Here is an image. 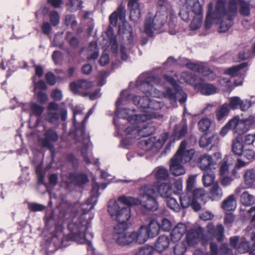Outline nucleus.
Segmentation results:
<instances>
[{
	"label": "nucleus",
	"instance_id": "f257e3e1",
	"mask_svg": "<svg viewBox=\"0 0 255 255\" xmlns=\"http://www.w3.org/2000/svg\"><path fill=\"white\" fill-rule=\"evenodd\" d=\"M98 196L92 194L85 203H82L78 209L80 214L77 222H71L68 225L69 233L63 237L59 247L66 248L70 245L71 242H75L79 244L87 245V250L94 253V249L92 242L86 239V232L91 227V221L94 215L89 212L92 210L97 202Z\"/></svg>",
	"mask_w": 255,
	"mask_h": 255
},
{
	"label": "nucleus",
	"instance_id": "f03ea898",
	"mask_svg": "<svg viewBox=\"0 0 255 255\" xmlns=\"http://www.w3.org/2000/svg\"><path fill=\"white\" fill-rule=\"evenodd\" d=\"M226 0H218L215 10L212 11L213 3L208 4V10L205 21L206 29H210L213 22L220 23L218 31L220 33L227 32L234 24V19L238 11L237 1L229 0L226 7Z\"/></svg>",
	"mask_w": 255,
	"mask_h": 255
},
{
	"label": "nucleus",
	"instance_id": "7ed1b4c3",
	"mask_svg": "<svg viewBox=\"0 0 255 255\" xmlns=\"http://www.w3.org/2000/svg\"><path fill=\"white\" fill-rule=\"evenodd\" d=\"M108 212L112 218L119 223L114 229L113 238L117 244L125 246L133 242L137 243V232L127 233L128 221L131 217L130 209L120 206L117 202L111 203L108 206Z\"/></svg>",
	"mask_w": 255,
	"mask_h": 255
},
{
	"label": "nucleus",
	"instance_id": "20e7f679",
	"mask_svg": "<svg viewBox=\"0 0 255 255\" xmlns=\"http://www.w3.org/2000/svg\"><path fill=\"white\" fill-rule=\"evenodd\" d=\"M157 196L156 190L152 186L144 185L141 187L139 193L137 198L131 196H121L118 198L117 201H111L109 205L112 202H120L123 205L129 207L140 205L141 207L147 211H155L158 208V204L157 201Z\"/></svg>",
	"mask_w": 255,
	"mask_h": 255
},
{
	"label": "nucleus",
	"instance_id": "39448f33",
	"mask_svg": "<svg viewBox=\"0 0 255 255\" xmlns=\"http://www.w3.org/2000/svg\"><path fill=\"white\" fill-rule=\"evenodd\" d=\"M179 14L182 19L186 22L193 17L190 27L192 30L199 29L202 24L203 10L199 0H185Z\"/></svg>",
	"mask_w": 255,
	"mask_h": 255
},
{
	"label": "nucleus",
	"instance_id": "423d86ee",
	"mask_svg": "<svg viewBox=\"0 0 255 255\" xmlns=\"http://www.w3.org/2000/svg\"><path fill=\"white\" fill-rule=\"evenodd\" d=\"M187 142L183 140L180 143L178 150L170 161V171L175 176H180L185 173L186 170L183 164L189 162L194 155L197 156L194 149L186 150Z\"/></svg>",
	"mask_w": 255,
	"mask_h": 255
},
{
	"label": "nucleus",
	"instance_id": "0eeeda50",
	"mask_svg": "<svg viewBox=\"0 0 255 255\" xmlns=\"http://www.w3.org/2000/svg\"><path fill=\"white\" fill-rule=\"evenodd\" d=\"M251 239L254 242L251 247L250 242L245 237L240 238L239 236L231 237L230 244L240 254L249 252L250 254L255 255V233H251Z\"/></svg>",
	"mask_w": 255,
	"mask_h": 255
},
{
	"label": "nucleus",
	"instance_id": "6e6552de",
	"mask_svg": "<svg viewBox=\"0 0 255 255\" xmlns=\"http://www.w3.org/2000/svg\"><path fill=\"white\" fill-rule=\"evenodd\" d=\"M160 229V225L155 220L150 221L148 226H141L137 231V243H144L148 238H153L157 235Z\"/></svg>",
	"mask_w": 255,
	"mask_h": 255
},
{
	"label": "nucleus",
	"instance_id": "1a4fd4ad",
	"mask_svg": "<svg viewBox=\"0 0 255 255\" xmlns=\"http://www.w3.org/2000/svg\"><path fill=\"white\" fill-rule=\"evenodd\" d=\"M162 15L160 19L155 21L154 20L155 18V15L152 18L151 17H146L144 22V31L145 33L149 37L153 36L154 30H160L163 25L167 22V24L169 27L171 28L174 27L176 25V22L174 25H169L168 24V21H169L170 15L167 13H161Z\"/></svg>",
	"mask_w": 255,
	"mask_h": 255
},
{
	"label": "nucleus",
	"instance_id": "9d476101",
	"mask_svg": "<svg viewBox=\"0 0 255 255\" xmlns=\"http://www.w3.org/2000/svg\"><path fill=\"white\" fill-rule=\"evenodd\" d=\"M157 81V78L147 72L140 74L136 82V86L146 95H151L153 91V84Z\"/></svg>",
	"mask_w": 255,
	"mask_h": 255
},
{
	"label": "nucleus",
	"instance_id": "9b49d317",
	"mask_svg": "<svg viewBox=\"0 0 255 255\" xmlns=\"http://www.w3.org/2000/svg\"><path fill=\"white\" fill-rule=\"evenodd\" d=\"M93 113V110L90 109L85 118L83 119L82 122L81 123V125L79 127L77 128V132L79 133L82 138V145L84 150H82V155L85 159V162L87 164H89L91 163V161L89 157H88L87 150L89 148L90 144L91 143L90 141V138L89 134H86L85 133V128H86V123L87 122V120L89 117Z\"/></svg>",
	"mask_w": 255,
	"mask_h": 255
},
{
	"label": "nucleus",
	"instance_id": "f8f14e48",
	"mask_svg": "<svg viewBox=\"0 0 255 255\" xmlns=\"http://www.w3.org/2000/svg\"><path fill=\"white\" fill-rule=\"evenodd\" d=\"M157 11L155 14V21L160 19L161 18V13H167L170 15L168 24L174 25L176 22L177 17L173 11L172 7L167 2V0H158L157 1Z\"/></svg>",
	"mask_w": 255,
	"mask_h": 255
},
{
	"label": "nucleus",
	"instance_id": "ddd939ff",
	"mask_svg": "<svg viewBox=\"0 0 255 255\" xmlns=\"http://www.w3.org/2000/svg\"><path fill=\"white\" fill-rule=\"evenodd\" d=\"M167 137V133L163 135L162 140L160 139L156 140L154 136H150L146 139L141 140L138 144V146L145 151H147L149 150H154V149L155 148V151L158 152L166 140Z\"/></svg>",
	"mask_w": 255,
	"mask_h": 255
},
{
	"label": "nucleus",
	"instance_id": "4468645a",
	"mask_svg": "<svg viewBox=\"0 0 255 255\" xmlns=\"http://www.w3.org/2000/svg\"><path fill=\"white\" fill-rule=\"evenodd\" d=\"M134 97V96L129 94L125 90L121 92L120 97L116 102V109L115 113L117 117L122 118L123 114L126 115L129 114V113H134L135 110H130L128 109H124L120 110L119 108L122 105H126L130 102H132V98Z\"/></svg>",
	"mask_w": 255,
	"mask_h": 255
},
{
	"label": "nucleus",
	"instance_id": "2eb2a0df",
	"mask_svg": "<svg viewBox=\"0 0 255 255\" xmlns=\"http://www.w3.org/2000/svg\"><path fill=\"white\" fill-rule=\"evenodd\" d=\"M150 95H145L142 97L134 96L132 98V103L138 108L145 109H150L157 110L161 109L160 103L155 100H151L149 98Z\"/></svg>",
	"mask_w": 255,
	"mask_h": 255
},
{
	"label": "nucleus",
	"instance_id": "dca6fc26",
	"mask_svg": "<svg viewBox=\"0 0 255 255\" xmlns=\"http://www.w3.org/2000/svg\"><path fill=\"white\" fill-rule=\"evenodd\" d=\"M231 122L234 123H232L234 131L240 135L247 132L253 126L251 115L243 119L236 116L231 119Z\"/></svg>",
	"mask_w": 255,
	"mask_h": 255
},
{
	"label": "nucleus",
	"instance_id": "f3484780",
	"mask_svg": "<svg viewBox=\"0 0 255 255\" xmlns=\"http://www.w3.org/2000/svg\"><path fill=\"white\" fill-rule=\"evenodd\" d=\"M44 138L41 140V145L43 147L52 149L54 148V144L59 139V135L55 129L50 128L44 130Z\"/></svg>",
	"mask_w": 255,
	"mask_h": 255
},
{
	"label": "nucleus",
	"instance_id": "a211bd4d",
	"mask_svg": "<svg viewBox=\"0 0 255 255\" xmlns=\"http://www.w3.org/2000/svg\"><path fill=\"white\" fill-rule=\"evenodd\" d=\"M194 161L196 163L197 166L203 171L216 168L214 167L216 163L213 161L212 156L207 153L198 155L197 158L194 159Z\"/></svg>",
	"mask_w": 255,
	"mask_h": 255
},
{
	"label": "nucleus",
	"instance_id": "6ab92c4d",
	"mask_svg": "<svg viewBox=\"0 0 255 255\" xmlns=\"http://www.w3.org/2000/svg\"><path fill=\"white\" fill-rule=\"evenodd\" d=\"M204 229L201 227L190 229L187 232L186 239L189 246H194L203 239Z\"/></svg>",
	"mask_w": 255,
	"mask_h": 255
},
{
	"label": "nucleus",
	"instance_id": "aec40b11",
	"mask_svg": "<svg viewBox=\"0 0 255 255\" xmlns=\"http://www.w3.org/2000/svg\"><path fill=\"white\" fill-rule=\"evenodd\" d=\"M94 86L93 83L86 80H79L77 82L70 83L69 88L74 94L80 93L82 90H86L90 89Z\"/></svg>",
	"mask_w": 255,
	"mask_h": 255
},
{
	"label": "nucleus",
	"instance_id": "412c9836",
	"mask_svg": "<svg viewBox=\"0 0 255 255\" xmlns=\"http://www.w3.org/2000/svg\"><path fill=\"white\" fill-rule=\"evenodd\" d=\"M69 182L76 186H82L89 181L88 176L84 173L71 172L68 176Z\"/></svg>",
	"mask_w": 255,
	"mask_h": 255
},
{
	"label": "nucleus",
	"instance_id": "4be33fe9",
	"mask_svg": "<svg viewBox=\"0 0 255 255\" xmlns=\"http://www.w3.org/2000/svg\"><path fill=\"white\" fill-rule=\"evenodd\" d=\"M139 0H128V6L130 10V18L133 21L138 20L141 17Z\"/></svg>",
	"mask_w": 255,
	"mask_h": 255
},
{
	"label": "nucleus",
	"instance_id": "5701e85b",
	"mask_svg": "<svg viewBox=\"0 0 255 255\" xmlns=\"http://www.w3.org/2000/svg\"><path fill=\"white\" fill-rule=\"evenodd\" d=\"M187 131L188 126L186 120L183 119L180 123L175 125L174 127L172 133L174 139L179 140L182 138L186 135Z\"/></svg>",
	"mask_w": 255,
	"mask_h": 255
},
{
	"label": "nucleus",
	"instance_id": "b1692460",
	"mask_svg": "<svg viewBox=\"0 0 255 255\" xmlns=\"http://www.w3.org/2000/svg\"><path fill=\"white\" fill-rule=\"evenodd\" d=\"M219 142V137L217 134H213L209 135L207 133H204L200 138L199 146L202 148H205L209 145L211 147L216 146Z\"/></svg>",
	"mask_w": 255,
	"mask_h": 255
},
{
	"label": "nucleus",
	"instance_id": "393cba45",
	"mask_svg": "<svg viewBox=\"0 0 255 255\" xmlns=\"http://www.w3.org/2000/svg\"><path fill=\"white\" fill-rule=\"evenodd\" d=\"M187 228L185 224L178 223L171 232V241L174 243L178 242L187 232Z\"/></svg>",
	"mask_w": 255,
	"mask_h": 255
},
{
	"label": "nucleus",
	"instance_id": "a878e982",
	"mask_svg": "<svg viewBox=\"0 0 255 255\" xmlns=\"http://www.w3.org/2000/svg\"><path fill=\"white\" fill-rule=\"evenodd\" d=\"M208 232L215 237L219 242L223 241L224 228L222 224L215 226L212 223H209L207 226Z\"/></svg>",
	"mask_w": 255,
	"mask_h": 255
},
{
	"label": "nucleus",
	"instance_id": "bb28decb",
	"mask_svg": "<svg viewBox=\"0 0 255 255\" xmlns=\"http://www.w3.org/2000/svg\"><path fill=\"white\" fill-rule=\"evenodd\" d=\"M23 109L24 111L29 112L30 115L37 117H40L44 110L43 107L33 102L25 104Z\"/></svg>",
	"mask_w": 255,
	"mask_h": 255
},
{
	"label": "nucleus",
	"instance_id": "cd10ccee",
	"mask_svg": "<svg viewBox=\"0 0 255 255\" xmlns=\"http://www.w3.org/2000/svg\"><path fill=\"white\" fill-rule=\"evenodd\" d=\"M163 78L166 81L168 82L177 92L182 94L183 97L182 98L179 99V103L181 104H184L187 100V95L186 93L183 91L181 86L177 83L176 81L172 76L164 75Z\"/></svg>",
	"mask_w": 255,
	"mask_h": 255
},
{
	"label": "nucleus",
	"instance_id": "c85d7f7f",
	"mask_svg": "<svg viewBox=\"0 0 255 255\" xmlns=\"http://www.w3.org/2000/svg\"><path fill=\"white\" fill-rule=\"evenodd\" d=\"M197 90L199 91L203 95L209 96L215 94L217 92V87L212 84L204 82V81L200 80Z\"/></svg>",
	"mask_w": 255,
	"mask_h": 255
},
{
	"label": "nucleus",
	"instance_id": "c756f323",
	"mask_svg": "<svg viewBox=\"0 0 255 255\" xmlns=\"http://www.w3.org/2000/svg\"><path fill=\"white\" fill-rule=\"evenodd\" d=\"M64 23L66 26H70L72 30H75L77 35H80L83 31L82 27H77L78 22L76 16L73 14L66 15Z\"/></svg>",
	"mask_w": 255,
	"mask_h": 255
},
{
	"label": "nucleus",
	"instance_id": "7c9ffc66",
	"mask_svg": "<svg viewBox=\"0 0 255 255\" xmlns=\"http://www.w3.org/2000/svg\"><path fill=\"white\" fill-rule=\"evenodd\" d=\"M125 115L124 114H122V118L127 119V121L130 123L133 122L135 124H137L140 123H143L147 121L150 118L149 116L145 114L136 115L133 114L134 113Z\"/></svg>",
	"mask_w": 255,
	"mask_h": 255
},
{
	"label": "nucleus",
	"instance_id": "2f4dec72",
	"mask_svg": "<svg viewBox=\"0 0 255 255\" xmlns=\"http://www.w3.org/2000/svg\"><path fill=\"white\" fill-rule=\"evenodd\" d=\"M186 66L188 68L193 71L202 73L205 76H207L211 73L209 68L205 66L203 63H197L189 62L186 64Z\"/></svg>",
	"mask_w": 255,
	"mask_h": 255
},
{
	"label": "nucleus",
	"instance_id": "473e14b6",
	"mask_svg": "<svg viewBox=\"0 0 255 255\" xmlns=\"http://www.w3.org/2000/svg\"><path fill=\"white\" fill-rule=\"evenodd\" d=\"M223 196V191L218 183L213 184L210 188L209 197L212 201H218Z\"/></svg>",
	"mask_w": 255,
	"mask_h": 255
},
{
	"label": "nucleus",
	"instance_id": "72a5a7b5",
	"mask_svg": "<svg viewBox=\"0 0 255 255\" xmlns=\"http://www.w3.org/2000/svg\"><path fill=\"white\" fill-rule=\"evenodd\" d=\"M170 240L166 236H160L158 238L156 242L155 247V249L159 253H161L165 250L169 246Z\"/></svg>",
	"mask_w": 255,
	"mask_h": 255
},
{
	"label": "nucleus",
	"instance_id": "f704fd0d",
	"mask_svg": "<svg viewBox=\"0 0 255 255\" xmlns=\"http://www.w3.org/2000/svg\"><path fill=\"white\" fill-rule=\"evenodd\" d=\"M158 192L163 198H169L173 193L172 185L168 183H161L158 186Z\"/></svg>",
	"mask_w": 255,
	"mask_h": 255
},
{
	"label": "nucleus",
	"instance_id": "c9c22d12",
	"mask_svg": "<svg viewBox=\"0 0 255 255\" xmlns=\"http://www.w3.org/2000/svg\"><path fill=\"white\" fill-rule=\"evenodd\" d=\"M87 59L88 60H95L98 58L99 55L98 43L96 41H92L88 48Z\"/></svg>",
	"mask_w": 255,
	"mask_h": 255
},
{
	"label": "nucleus",
	"instance_id": "e433bc0d",
	"mask_svg": "<svg viewBox=\"0 0 255 255\" xmlns=\"http://www.w3.org/2000/svg\"><path fill=\"white\" fill-rule=\"evenodd\" d=\"M65 40L72 49H76L79 46L80 40L79 38L71 31L66 32Z\"/></svg>",
	"mask_w": 255,
	"mask_h": 255
},
{
	"label": "nucleus",
	"instance_id": "4c0bfd02",
	"mask_svg": "<svg viewBox=\"0 0 255 255\" xmlns=\"http://www.w3.org/2000/svg\"><path fill=\"white\" fill-rule=\"evenodd\" d=\"M221 207L226 212L235 210L236 209V201L234 195L232 194L229 196L223 202Z\"/></svg>",
	"mask_w": 255,
	"mask_h": 255
},
{
	"label": "nucleus",
	"instance_id": "58836bf2",
	"mask_svg": "<svg viewBox=\"0 0 255 255\" xmlns=\"http://www.w3.org/2000/svg\"><path fill=\"white\" fill-rule=\"evenodd\" d=\"M230 112L228 103H224L219 107L216 111V116L217 120L220 121L228 117Z\"/></svg>",
	"mask_w": 255,
	"mask_h": 255
},
{
	"label": "nucleus",
	"instance_id": "ea45409f",
	"mask_svg": "<svg viewBox=\"0 0 255 255\" xmlns=\"http://www.w3.org/2000/svg\"><path fill=\"white\" fill-rule=\"evenodd\" d=\"M202 177L203 184L206 187L212 186L215 180V174L212 169L204 171Z\"/></svg>",
	"mask_w": 255,
	"mask_h": 255
},
{
	"label": "nucleus",
	"instance_id": "a19ab883",
	"mask_svg": "<svg viewBox=\"0 0 255 255\" xmlns=\"http://www.w3.org/2000/svg\"><path fill=\"white\" fill-rule=\"evenodd\" d=\"M241 203L245 206H251L255 204V196L250 194L248 191H244L241 195Z\"/></svg>",
	"mask_w": 255,
	"mask_h": 255
},
{
	"label": "nucleus",
	"instance_id": "79ce46f5",
	"mask_svg": "<svg viewBox=\"0 0 255 255\" xmlns=\"http://www.w3.org/2000/svg\"><path fill=\"white\" fill-rule=\"evenodd\" d=\"M191 193H187L181 194L180 196L179 199L180 201L181 207L185 209L191 206L194 199L192 198L191 194Z\"/></svg>",
	"mask_w": 255,
	"mask_h": 255
},
{
	"label": "nucleus",
	"instance_id": "37998d69",
	"mask_svg": "<svg viewBox=\"0 0 255 255\" xmlns=\"http://www.w3.org/2000/svg\"><path fill=\"white\" fill-rule=\"evenodd\" d=\"M155 131V128L151 126L143 127L142 128H138L137 135L134 136L135 138L139 139L141 137L149 136Z\"/></svg>",
	"mask_w": 255,
	"mask_h": 255
},
{
	"label": "nucleus",
	"instance_id": "c03bdc74",
	"mask_svg": "<svg viewBox=\"0 0 255 255\" xmlns=\"http://www.w3.org/2000/svg\"><path fill=\"white\" fill-rule=\"evenodd\" d=\"M247 62H243L238 65L227 69L225 71V74L235 77L239 74L240 70L248 67Z\"/></svg>",
	"mask_w": 255,
	"mask_h": 255
},
{
	"label": "nucleus",
	"instance_id": "a18cd8bd",
	"mask_svg": "<svg viewBox=\"0 0 255 255\" xmlns=\"http://www.w3.org/2000/svg\"><path fill=\"white\" fill-rule=\"evenodd\" d=\"M184 76L185 82L193 86L196 89L198 87V84H199L200 80H202L192 73H186Z\"/></svg>",
	"mask_w": 255,
	"mask_h": 255
},
{
	"label": "nucleus",
	"instance_id": "49530a36",
	"mask_svg": "<svg viewBox=\"0 0 255 255\" xmlns=\"http://www.w3.org/2000/svg\"><path fill=\"white\" fill-rule=\"evenodd\" d=\"M244 144L242 141L238 139L233 141L232 145V151L234 155L238 156L242 155L244 150Z\"/></svg>",
	"mask_w": 255,
	"mask_h": 255
},
{
	"label": "nucleus",
	"instance_id": "de8ad7c7",
	"mask_svg": "<svg viewBox=\"0 0 255 255\" xmlns=\"http://www.w3.org/2000/svg\"><path fill=\"white\" fill-rule=\"evenodd\" d=\"M244 179L247 185L251 187L255 183V170L248 169L244 174Z\"/></svg>",
	"mask_w": 255,
	"mask_h": 255
},
{
	"label": "nucleus",
	"instance_id": "09e8293b",
	"mask_svg": "<svg viewBox=\"0 0 255 255\" xmlns=\"http://www.w3.org/2000/svg\"><path fill=\"white\" fill-rule=\"evenodd\" d=\"M166 97L172 102H176L177 98L179 99L182 98L183 95L182 94L177 92V91L173 88V89L168 88L166 89Z\"/></svg>",
	"mask_w": 255,
	"mask_h": 255
},
{
	"label": "nucleus",
	"instance_id": "8fccbe9b",
	"mask_svg": "<svg viewBox=\"0 0 255 255\" xmlns=\"http://www.w3.org/2000/svg\"><path fill=\"white\" fill-rule=\"evenodd\" d=\"M239 12L241 15L243 16H249L251 14V8L249 2L244 0L239 1Z\"/></svg>",
	"mask_w": 255,
	"mask_h": 255
},
{
	"label": "nucleus",
	"instance_id": "3c124183",
	"mask_svg": "<svg viewBox=\"0 0 255 255\" xmlns=\"http://www.w3.org/2000/svg\"><path fill=\"white\" fill-rule=\"evenodd\" d=\"M190 194L192 198L195 200L198 199L203 201L205 196L206 192L202 188H197L193 190Z\"/></svg>",
	"mask_w": 255,
	"mask_h": 255
},
{
	"label": "nucleus",
	"instance_id": "603ef678",
	"mask_svg": "<svg viewBox=\"0 0 255 255\" xmlns=\"http://www.w3.org/2000/svg\"><path fill=\"white\" fill-rule=\"evenodd\" d=\"M169 176L168 170L164 167H159L157 168L155 173V178L157 180H165Z\"/></svg>",
	"mask_w": 255,
	"mask_h": 255
},
{
	"label": "nucleus",
	"instance_id": "864d4df0",
	"mask_svg": "<svg viewBox=\"0 0 255 255\" xmlns=\"http://www.w3.org/2000/svg\"><path fill=\"white\" fill-rule=\"evenodd\" d=\"M166 202L167 206L170 209L174 211H179L180 206L174 198L171 197V196L169 198H166Z\"/></svg>",
	"mask_w": 255,
	"mask_h": 255
},
{
	"label": "nucleus",
	"instance_id": "5fc2aeb1",
	"mask_svg": "<svg viewBox=\"0 0 255 255\" xmlns=\"http://www.w3.org/2000/svg\"><path fill=\"white\" fill-rule=\"evenodd\" d=\"M211 125V121L207 118L202 119L198 123L199 128L202 131H207L210 128Z\"/></svg>",
	"mask_w": 255,
	"mask_h": 255
},
{
	"label": "nucleus",
	"instance_id": "6e6d98bb",
	"mask_svg": "<svg viewBox=\"0 0 255 255\" xmlns=\"http://www.w3.org/2000/svg\"><path fill=\"white\" fill-rule=\"evenodd\" d=\"M154 249L152 246L145 245L140 248L135 255H152Z\"/></svg>",
	"mask_w": 255,
	"mask_h": 255
},
{
	"label": "nucleus",
	"instance_id": "4d7b16f0",
	"mask_svg": "<svg viewBox=\"0 0 255 255\" xmlns=\"http://www.w3.org/2000/svg\"><path fill=\"white\" fill-rule=\"evenodd\" d=\"M229 158H231V156H228L225 157L223 163L221 164L220 167V174L221 176H224L227 174L229 171V165L230 163H228V162Z\"/></svg>",
	"mask_w": 255,
	"mask_h": 255
},
{
	"label": "nucleus",
	"instance_id": "13d9d810",
	"mask_svg": "<svg viewBox=\"0 0 255 255\" xmlns=\"http://www.w3.org/2000/svg\"><path fill=\"white\" fill-rule=\"evenodd\" d=\"M33 83L34 86V92L36 93L38 90L40 91L45 90L47 89V86L43 80H39L38 82H36V78L35 76L32 77Z\"/></svg>",
	"mask_w": 255,
	"mask_h": 255
},
{
	"label": "nucleus",
	"instance_id": "bf43d9fd",
	"mask_svg": "<svg viewBox=\"0 0 255 255\" xmlns=\"http://www.w3.org/2000/svg\"><path fill=\"white\" fill-rule=\"evenodd\" d=\"M50 24L55 26L57 25L60 21V16L56 10H52L49 14Z\"/></svg>",
	"mask_w": 255,
	"mask_h": 255
},
{
	"label": "nucleus",
	"instance_id": "052dcab7",
	"mask_svg": "<svg viewBox=\"0 0 255 255\" xmlns=\"http://www.w3.org/2000/svg\"><path fill=\"white\" fill-rule=\"evenodd\" d=\"M196 176L192 175L190 176L186 182V192L187 193H191V191L194 190V188L196 183Z\"/></svg>",
	"mask_w": 255,
	"mask_h": 255
},
{
	"label": "nucleus",
	"instance_id": "680f3d73",
	"mask_svg": "<svg viewBox=\"0 0 255 255\" xmlns=\"http://www.w3.org/2000/svg\"><path fill=\"white\" fill-rule=\"evenodd\" d=\"M64 58L62 52L59 50H55L52 54V59L55 65L60 64Z\"/></svg>",
	"mask_w": 255,
	"mask_h": 255
},
{
	"label": "nucleus",
	"instance_id": "e2e57ef3",
	"mask_svg": "<svg viewBox=\"0 0 255 255\" xmlns=\"http://www.w3.org/2000/svg\"><path fill=\"white\" fill-rule=\"evenodd\" d=\"M173 251L175 255H183L186 251L185 244L180 243L176 244L174 247Z\"/></svg>",
	"mask_w": 255,
	"mask_h": 255
},
{
	"label": "nucleus",
	"instance_id": "0e129e2a",
	"mask_svg": "<svg viewBox=\"0 0 255 255\" xmlns=\"http://www.w3.org/2000/svg\"><path fill=\"white\" fill-rule=\"evenodd\" d=\"M66 160L67 162L71 164L73 168H77L78 166L79 160L74 153H68L65 157Z\"/></svg>",
	"mask_w": 255,
	"mask_h": 255
},
{
	"label": "nucleus",
	"instance_id": "69168bd1",
	"mask_svg": "<svg viewBox=\"0 0 255 255\" xmlns=\"http://www.w3.org/2000/svg\"><path fill=\"white\" fill-rule=\"evenodd\" d=\"M173 187L175 189L173 191L175 194H181L183 189V181L181 178H178L174 182Z\"/></svg>",
	"mask_w": 255,
	"mask_h": 255
},
{
	"label": "nucleus",
	"instance_id": "338daca9",
	"mask_svg": "<svg viewBox=\"0 0 255 255\" xmlns=\"http://www.w3.org/2000/svg\"><path fill=\"white\" fill-rule=\"evenodd\" d=\"M241 99L238 97H233L229 99V108L236 110L239 108Z\"/></svg>",
	"mask_w": 255,
	"mask_h": 255
},
{
	"label": "nucleus",
	"instance_id": "774afa93",
	"mask_svg": "<svg viewBox=\"0 0 255 255\" xmlns=\"http://www.w3.org/2000/svg\"><path fill=\"white\" fill-rule=\"evenodd\" d=\"M28 208L31 212H38L43 211L45 206L36 203H28Z\"/></svg>",
	"mask_w": 255,
	"mask_h": 255
}]
</instances>
